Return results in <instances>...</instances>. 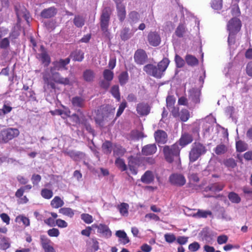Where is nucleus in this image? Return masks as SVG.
I'll return each mask as SVG.
<instances>
[{
	"instance_id": "1",
	"label": "nucleus",
	"mask_w": 252,
	"mask_h": 252,
	"mask_svg": "<svg viewBox=\"0 0 252 252\" xmlns=\"http://www.w3.org/2000/svg\"><path fill=\"white\" fill-rule=\"evenodd\" d=\"M170 61L168 59L164 58L159 62L157 65L153 64H148L143 67V70L149 75L157 78H161L163 73L167 69Z\"/></svg>"
},
{
	"instance_id": "2",
	"label": "nucleus",
	"mask_w": 252,
	"mask_h": 252,
	"mask_svg": "<svg viewBox=\"0 0 252 252\" xmlns=\"http://www.w3.org/2000/svg\"><path fill=\"white\" fill-rule=\"evenodd\" d=\"M180 150L181 149L177 143L171 146H164L163 147V152L166 161L168 163H172L174 161L177 163L180 162Z\"/></svg>"
},
{
	"instance_id": "3",
	"label": "nucleus",
	"mask_w": 252,
	"mask_h": 252,
	"mask_svg": "<svg viewBox=\"0 0 252 252\" xmlns=\"http://www.w3.org/2000/svg\"><path fill=\"white\" fill-rule=\"evenodd\" d=\"M227 30L229 32L228 44L229 46L233 45L235 41V35L241 29V22L237 18H232L228 23Z\"/></svg>"
},
{
	"instance_id": "4",
	"label": "nucleus",
	"mask_w": 252,
	"mask_h": 252,
	"mask_svg": "<svg viewBox=\"0 0 252 252\" xmlns=\"http://www.w3.org/2000/svg\"><path fill=\"white\" fill-rule=\"evenodd\" d=\"M207 151L206 147L199 142H194L189 152V162L196 161L201 156L205 155Z\"/></svg>"
},
{
	"instance_id": "5",
	"label": "nucleus",
	"mask_w": 252,
	"mask_h": 252,
	"mask_svg": "<svg viewBox=\"0 0 252 252\" xmlns=\"http://www.w3.org/2000/svg\"><path fill=\"white\" fill-rule=\"evenodd\" d=\"M111 10L109 8H104L100 16V28L103 34L108 38H109L110 33L108 31L109 21L110 19Z\"/></svg>"
},
{
	"instance_id": "6",
	"label": "nucleus",
	"mask_w": 252,
	"mask_h": 252,
	"mask_svg": "<svg viewBox=\"0 0 252 252\" xmlns=\"http://www.w3.org/2000/svg\"><path fill=\"white\" fill-rule=\"evenodd\" d=\"M114 113L115 108H105L102 114V116L97 115L95 118V121L97 125L102 127L104 126L103 122L112 119L114 117Z\"/></svg>"
},
{
	"instance_id": "7",
	"label": "nucleus",
	"mask_w": 252,
	"mask_h": 252,
	"mask_svg": "<svg viewBox=\"0 0 252 252\" xmlns=\"http://www.w3.org/2000/svg\"><path fill=\"white\" fill-rule=\"evenodd\" d=\"M169 181L172 185L178 187H182L186 183L184 176L179 173L172 174L169 177Z\"/></svg>"
},
{
	"instance_id": "8",
	"label": "nucleus",
	"mask_w": 252,
	"mask_h": 252,
	"mask_svg": "<svg viewBox=\"0 0 252 252\" xmlns=\"http://www.w3.org/2000/svg\"><path fill=\"white\" fill-rule=\"evenodd\" d=\"M56 70L53 69V68H51L50 69V76H48L50 78H51L55 82L59 84L63 85H69L70 84V80L68 78H63L61 77L60 74L59 72H56Z\"/></svg>"
},
{
	"instance_id": "9",
	"label": "nucleus",
	"mask_w": 252,
	"mask_h": 252,
	"mask_svg": "<svg viewBox=\"0 0 252 252\" xmlns=\"http://www.w3.org/2000/svg\"><path fill=\"white\" fill-rule=\"evenodd\" d=\"M148 41L152 46L156 47L161 42V37L159 33L157 32H151L148 35Z\"/></svg>"
},
{
	"instance_id": "10",
	"label": "nucleus",
	"mask_w": 252,
	"mask_h": 252,
	"mask_svg": "<svg viewBox=\"0 0 252 252\" xmlns=\"http://www.w3.org/2000/svg\"><path fill=\"white\" fill-rule=\"evenodd\" d=\"M93 226L97 229V232L103 237L108 238L111 237L112 232L107 225L104 224H93Z\"/></svg>"
},
{
	"instance_id": "11",
	"label": "nucleus",
	"mask_w": 252,
	"mask_h": 252,
	"mask_svg": "<svg viewBox=\"0 0 252 252\" xmlns=\"http://www.w3.org/2000/svg\"><path fill=\"white\" fill-rule=\"evenodd\" d=\"M135 62L139 64H143L147 60V55L146 52L143 50H137L134 54Z\"/></svg>"
},
{
	"instance_id": "12",
	"label": "nucleus",
	"mask_w": 252,
	"mask_h": 252,
	"mask_svg": "<svg viewBox=\"0 0 252 252\" xmlns=\"http://www.w3.org/2000/svg\"><path fill=\"white\" fill-rule=\"evenodd\" d=\"M185 214L189 216H192L193 218L200 219V218H207L208 217L213 218L212 212L209 210H203L198 209L197 212L195 213L185 212Z\"/></svg>"
},
{
	"instance_id": "13",
	"label": "nucleus",
	"mask_w": 252,
	"mask_h": 252,
	"mask_svg": "<svg viewBox=\"0 0 252 252\" xmlns=\"http://www.w3.org/2000/svg\"><path fill=\"white\" fill-rule=\"evenodd\" d=\"M69 62L70 59L69 58L56 61L53 63V67L52 68L56 70H66L67 69L66 66Z\"/></svg>"
},
{
	"instance_id": "14",
	"label": "nucleus",
	"mask_w": 252,
	"mask_h": 252,
	"mask_svg": "<svg viewBox=\"0 0 252 252\" xmlns=\"http://www.w3.org/2000/svg\"><path fill=\"white\" fill-rule=\"evenodd\" d=\"M117 16L121 22H123L126 17V7L124 3L116 4Z\"/></svg>"
},
{
	"instance_id": "15",
	"label": "nucleus",
	"mask_w": 252,
	"mask_h": 252,
	"mask_svg": "<svg viewBox=\"0 0 252 252\" xmlns=\"http://www.w3.org/2000/svg\"><path fill=\"white\" fill-rule=\"evenodd\" d=\"M19 133V130L16 128H8L3 130V134L6 137V141L7 142L17 137Z\"/></svg>"
},
{
	"instance_id": "16",
	"label": "nucleus",
	"mask_w": 252,
	"mask_h": 252,
	"mask_svg": "<svg viewBox=\"0 0 252 252\" xmlns=\"http://www.w3.org/2000/svg\"><path fill=\"white\" fill-rule=\"evenodd\" d=\"M156 141L158 144H163L167 140V133L162 130H158L154 134Z\"/></svg>"
},
{
	"instance_id": "17",
	"label": "nucleus",
	"mask_w": 252,
	"mask_h": 252,
	"mask_svg": "<svg viewBox=\"0 0 252 252\" xmlns=\"http://www.w3.org/2000/svg\"><path fill=\"white\" fill-rule=\"evenodd\" d=\"M57 9L55 7H50L43 9L40 14L41 16L45 19L50 18L55 16L57 13Z\"/></svg>"
},
{
	"instance_id": "18",
	"label": "nucleus",
	"mask_w": 252,
	"mask_h": 252,
	"mask_svg": "<svg viewBox=\"0 0 252 252\" xmlns=\"http://www.w3.org/2000/svg\"><path fill=\"white\" fill-rule=\"evenodd\" d=\"M200 91L196 88H192L189 91V98L193 103H198L200 102Z\"/></svg>"
},
{
	"instance_id": "19",
	"label": "nucleus",
	"mask_w": 252,
	"mask_h": 252,
	"mask_svg": "<svg viewBox=\"0 0 252 252\" xmlns=\"http://www.w3.org/2000/svg\"><path fill=\"white\" fill-rule=\"evenodd\" d=\"M136 111L140 116H146L149 114L150 108L147 104L141 103L137 104Z\"/></svg>"
},
{
	"instance_id": "20",
	"label": "nucleus",
	"mask_w": 252,
	"mask_h": 252,
	"mask_svg": "<svg viewBox=\"0 0 252 252\" xmlns=\"http://www.w3.org/2000/svg\"><path fill=\"white\" fill-rule=\"evenodd\" d=\"M140 18V14L136 11H131L128 14V21L131 26L137 23L139 21Z\"/></svg>"
},
{
	"instance_id": "21",
	"label": "nucleus",
	"mask_w": 252,
	"mask_h": 252,
	"mask_svg": "<svg viewBox=\"0 0 252 252\" xmlns=\"http://www.w3.org/2000/svg\"><path fill=\"white\" fill-rule=\"evenodd\" d=\"M192 141V135L185 132L182 134L179 140V144L183 147L191 143Z\"/></svg>"
},
{
	"instance_id": "22",
	"label": "nucleus",
	"mask_w": 252,
	"mask_h": 252,
	"mask_svg": "<svg viewBox=\"0 0 252 252\" xmlns=\"http://www.w3.org/2000/svg\"><path fill=\"white\" fill-rule=\"evenodd\" d=\"M155 179L154 173L150 170L146 171L141 178V181L146 184L152 183Z\"/></svg>"
},
{
	"instance_id": "23",
	"label": "nucleus",
	"mask_w": 252,
	"mask_h": 252,
	"mask_svg": "<svg viewBox=\"0 0 252 252\" xmlns=\"http://www.w3.org/2000/svg\"><path fill=\"white\" fill-rule=\"evenodd\" d=\"M157 150V148L156 144H148L143 147L142 153L143 155H151L155 154Z\"/></svg>"
},
{
	"instance_id": "24",
	"label": "nucleus",
	"mask_w": 252,
	"mask_h": 252,
	"mask_svg": "<svg viewBox=\"0 0 252 252\" xmlns=\"http://www.w3.org/2000/svg\"><path fill=\"white\" fill-rule=\"evenodd\" d=\"M85 99L80 96H75L71 99V103L73 106L76 108H83L85 105Z\"/></svg>"
},
{
	"instance_id": "25",
	"label": "nucleus",
	"mask_w": 252,
	"mask_h": 252,
	"mask_svg": "<svg viewBox=\"0 0 252 252\" xmlns=\"http://www.w3.org/2000/svg\"><path fill=\"white\" fill-rule=\"evenodd\" d=\"M187 31V29L183 23H180L177 27L174 35L179 38H182L184 37Z\"/></svg>"
},
{
	"instance_id": "26",
	"label": "nucleus",
	"mask_w": 252,
	"mask_h": 252,
	"mask_svg": "<svg viewBox=\"0 0 252 252\" xmlns=\"http://www.w3.org/2000/svg\"><path fill=\"white\" fill-rule=\"evenodd\" d=\"M95 73L93 70L90 69H86L83 72V79L86 82H93L95 78Z\"/></svg>"
},
{
	"instance_id": "27",
	"label": "nucleus",
	"mask_w": 252,
	"mask_h": 252,
	"mask_svg": "<svg viewBox=\"0 0 252 252\" xmlns=\"http://www.w3.org/2000/svg\"><path fill=\"white\" fill-rule=\"evenodd\" d=\"M116 235L119 237V241L124 245L126 244L129 242V240L126 233L123 230L117 231Z\"/></svg>"
},
{
	"instance_id": "28",
	"label": "nucleus",
	"mask_w": 252,
	"mask_h": 252,
	"mask_svg": "<svg viewBox=\"0 0 252 252\" xmlns=\"http://www.w3.org/2000/svg\"><path fill=\"white\" fill-rule=\"evenodd\" d=\"M64 205L63 201L58 196H55L51 201V206L54 208H59Z\"/></svg>"
},
{
	"instance_id": "29",
	"label": "nucleus",
	"mask_w": 252,
	"mask_h": 252,
	"mask_svg": "<svg viewBox=\"0 0 252 252\" xmlns=\"http://www.w3.org/2000/svg\"><path fill=\"white\" fill-rule=\"evenodd\" d=\"M113 150L114 155L119 158L122 157L126 152V149L119 145H115Z\"/></svg>"
},
{
	"instance_id": "30",
	"label": "nucleus",
	"mask_w": 252,
	"mask_h": 252,
	"mask_svg": "<svg viewBox=\"0 0 252 252\" xmlns=\"http://www.w3.org/2000/svg\"><path fill=\"white\" fill-rule=\"evenodd\" d=\"M224 187V185L223 184L220 183H214L209 185L207 187V189L212 191L219 192L222 190Z\"/></svg>"
},
{
	"instance_id": "31",
	"label": "nucleus",
	"mask_w": 252,
	"mask_h": 252,
	"mask_svg": "<svg viewBox=\"0 0 252 252\" xmlns=\"http://www.w3.org/2000/svg\"><path fill=\"white\" fill-rule=\"evenodd\" d=\"M120 213L122 216H127L128 214V210L129 209V205L126 203H122L117 206Z\"/></svg>"
},
{
	"instance_id": "32",
	"label": "nucleus",
	"mask_w": 252,
	"mask_h": 252,
	"mask_svg": "<svg viewBox=\"0 0 252 252\" xmlns=\"http://www.w3.org/2000/svg\"><path fill=\"white\" fill-rule=\"evenodd\" d=\"M131 35L129 28L125 27L121 32V38L124 41H126L130 38Z\"/></svg>"
},
{
	"instance_id": "33",
	"label": "nucleus",
	"mask_w": 252,
	"mask_h": 252,
	"mask_svg": "<svg viewBox=\"0 0 252 252\" xmlns=\"http://www.w3.org/2000/svg\"><path fill=\"white\" fill-rule=\"evenodd\" d=\"M228 198L232 203L235 204L239 203L241 200V199L239 195L233 191L230 192L228 193Z\"/></svg>"
},
{
	"instance_id": "34",
	"label": "nucleus",
	"mask_w": 252,
	"mask_h": 252,
	"mask_svg": "<svg viewBox=\"0 0 252 252\" xmlns=\"http://www.w3.org/2000/svg\"><path fill=\"white\" fill-rule=\"evenodd\" d=\"M84 52L79 50L73 52L71 54V56L74 61L81 62L84 59Z\"/></svg>"
},
{
	"instance_id": "35",
	"label": "nucleus",
	"mask_w": 252,
	"mask_h": 252,
	"mask_svg": "<svg viewBox=\"0 0 252 252\" xmlns=\"http://www.w3.org/2000/svg\"><path fill=\"white\" fill-rule=\"evenodd\" d=\"M38 56L44 65L48 66L50 63V58L48 54L45 51H43Z\"/></svg>"
},
{
	"instance_id": "36",
	"label": "nucleus",
	"mask_w": 252,
	"mask_h": 252,
	"mask_svg": "<svg viewBox=\"0 0 252 252\" xmlns=\"http://www.w3.org/2000/svg\"><path fill=\"white\" fill-rule=\"evenodd\" d=\"M119 81L121 86L125 85L128 80V74L126 71H123L119 76Z\"/></svg>"
},
{
	"instance_id": "37",
	"label": "nucleus",
	"mask_w": 252,
	"mask_h": 252,
	"mask_svg": "<svg viewBox=\"0 0 252 252\" xmlns=\"http://www.w3.org/2000/svg\"><path fill=\"white\" fill-rule=\"evenodd\" d=\"M15 221L19 223L22 222L26 227L29 226L30 225L29 219L24 215L18 216L15 219Z\"/></svg>"
},
{
	"instance_id": "38",
	"label": "nucleus",
	"mask_w": 252,
	"mask_h": 252,
	"mask_svg": "<svg viewBox=\"0 0 252 252\" xmlns=\"http://www.w3.org/2000/svg\"><path fill=\"white\" fill-rule=\"evenodd\" d=\"M59 213L69 218H72L74 215V211L70 208H62L59 210Z\"/></svg>"
},
{
	"instance_id": "39",
	"label": "nucleus",
	"mask_w": 252,
	"mask_h": 252,
	"mask_svg": "<svg viewBox=\"0 0 252 252\" xmlns=\"http://www.w3.org/2000/svg\"><path fill=\"white\" fill-rule=\"evenodd\" d=\"M134 160L135 159L132 158L129 159L128 167L131 173L133 175H136L138 172L137 166L136 164H134Z\"/></svg>"
},
{
	"instance_id": "40",
	"label": "nucleus",
	"mask_w": 252,
	"mask_h": 252,
	"mask_svg": "<svg viewBox=\"0 0 252 252\" xmlns=\"http://www.w3.org/2000/svg\"><path fill=\"white\" fill-rule=\"evenodd\" d=\"M74 24L78 28L82 27L85 24L84 18L81 16H75L73 21Z\"/></svg>"
},
{
	"instance_id": "41",
	"label": "nucleus",
	"mask_w": 252,
	"mask_h": 252,
	"mask_svg": "<svg viewBox=\"0 0 252 252\" xmlns=\"http://www.w3.org/2000/svg\"><path fill=\"white\" fill-rule=\"evenodd\" d=\"M102 148L105 154H110L112 150V144L111 142L106 141L102 144Z\"/></svg>"
},
{
	"instance_id": "42",
	"label": "nucleus",
	"mask_w": 252,
	"mask_h": 252,
	"mask_svg": "<svg viewBox=\"0 0 252 252\" xmlns=\"http://www.w3.org/2000/svg\"><path fill=\"white\" fill-rule=\"evenodd\" d=\"M186 61L188 64L193 66L198 64V60L194 56L190 55H187L186 57Z\"/></svg>"
},
{
	"instance_id": "43",
	"label": "nucleus",
	"mask_w": 252,
	"mask_h": 252,
	"mask_svg": "<svg viewBox=\"0 0 252 252\" xmlns=\"http://www.w3.org/2000/svg\"><path fill=\"white\" fill-rule=\"evenodd\" d=\"M115 164L122 171H125L127 170L126 165L125 164V161L123 159L120 158H117L115 160Z\"/></svg>"
},
{
	"instance_id": "44",
	"label": "nucleus",
	"mask_w": 252,
	"mask_h": 252,
	"mask_svg": "<svg viewBox=\"0 0 252 252\" xmlns=\"http://www.w3.org/2000/svg\"><path fill=\"white\" fill-rule=\"evenodd\" d=\"M66 154L74 160H77L78 158H81L84 155L83 153L75 151H69L66 152Z\"/></svg>"
},
{
	"instance_id": "45",
	"label": "nucleus",
	"mask_w": 252,
	"mask_h": 252,
	"mask_svg": "<svg viewBox=\"0 0 252 252\" xmlns=\"http://www.w3.org/2000/svg\"><path fill=\"white\" fill-rule=\"evenodd\" d=\"M41 195L45 199H49L52 197L53 192L51 189H43L41 191Z\"/></svg>"
},
{
	"instance_id": "46",
	"label": "nucleus",
	"mask_w": 252,
	"mask_h": 252,
	"mask_svg": "<svg viewBox=\"0 0 252 252\" xmlns=\"http://www.w3.org/2000/svg\"><path fill=\"white\" fill-rule=\"evenodd\" d=\"M103 77L104 80L111 82L114 78V73L112 71L106 69L103 72Z\"/></svg>"
},
{
	"instance_id": "47",
	"label": "nucleus",
	"mask_w": 252,
	"mask_h": 252,
	"mask_svg": "<svg viewBox=\"0 0 252 252\" xmlns=\"http://www.w3.org/2000/svg\"><path fill=\"white\" fill-rule=\"evenodd\" d=\"M236 148L237 151L239 152H242L247 150V144L242 141H239L236 143Z\"/></svg>"
},
{
	"instance_id": "48",
	"label": "nucleus",
	"mask_w": 252,
	"mask_h": 252,
	"mask_svg": "<svg viewBox=\"0 0 252 252\" xmlns=\"http://www.w3.org/2000/svg\"><path fill=\"white\" fill-rule=\"evenodd\" d=\"M179 117L182 121L186 122L189 118V112L187 109H183L180 112Z\"/></svg>"
},
{
	"instance_id": "49",
	"label": "nucleus",
	"mask_w": 252,
	"mask_h": 252,
	"mask_svg": "<svg viewBox=\"0 0 252 252\" xmlns=\"http://www.w3.org/2000/svg\"><path fill=\"white\" fill-rule=\"evenodd\" d=\"M111 93L112 95L116 98L118 101L120 100V94L119 86L118 85H114L112 87L111 89Z\"/></svg>"
},
{
	"instance_id": "50",
	"label": "nucleus",
	"mask_w": 252,
	"mask_h": 252,
	"mask_svg": "<svg viewBox=\"0 0 252 252\" xmlns=\"http://www.w3.org/2000/svg\"><path fill=\"white\" fill-rule=\"evenodd\" d=\"M226 151V147L224 144H220L216 147L215 152L217 155H220L224 154Z\"/></svg>"
},
{
	"instance_id": "51",
	"label": "nucleus",
	"mask_w": 252,
	"mask_h": 252,
	"mask_svg": "<svg viewBox=\"0 0 252 252\" xmlns=\"http://www.w3.org/2000/svg\"><path fill=\"white\" fill-rule=\"evenodd\" d=\"M231 12L233 16L237 17L240 15V10L237 3L234 4L231 6Z\"/></svg>"
},
{
	"instance_id": "52",
	"label": "nucleus",
	"mask_w": 252,
	"mask_h": 252,
	"mask_svg": "<svg viewBox=\"0 0 252 252\" xmlns=\"http://www.w3.org/2000/svg\"><path fill=\"white\" fill-rule=\"evenodd\" d=\"M164 237L165 241L170 244L173 243L176 240L175 235L173 233H166Z\"/></svg>"
},
{
	"instance_id": "53",
	"label": "nucleus",
	"mask_w": 252,
	"mask_h": 252,
	"mask_svg": "<svg viewBox=\"0 0 252 252\" xmlns=\"http://www.w3.org/2000/svg\"><path fill=\"white\" fill-rule=\"evenodd\" d=\"M81 218L85 223L88 224H90L93 221L92 216L88 214H81Z\"/></svg>"
},
{
	"instance_id": "54",
	"label": "nucleus",
	"mask_w": 252,
	"mask_h": 252,
	"mask_svg": "<svg viewBox=\"0 0 252 252\" xmlns=\"http://www.w3.org/2000/svg\"><path fill=\"white\" fill-rule=\"evenodd\" d=\"M212 7L216 10H220L222 7L221 0H213L212 2Z\"/></svg>"
},
{
	"instance_id": "55",
	"label": "nucleus",
	"mask_w": 252,
	"mask_h": 252,
	"mask_svg": "<svg viewBox=\"0 0 252 252\" xmlns=\"http://www.w3.org/2000/svg\"><path fill=\"white\" fill-rule=\"evenodd\" d=\"M10 42L8 38L1 39L0 42V48L5 49L9 46Z\"/></svg>"
},
{
	"instance_id": "56",
	"label": "nucleus",
	"mask_w": 252,
	"mask_h": 252,
	"mask_svg": "<svg viewBox=\"0 0 252 252\" xmlns=\"http://www.w3.org/2000/svg\"><path fill=\"white\" fill-rule=\"evenodd\" d=\"M175 99L173 96L169 95L166 98V106L170 109V108L173 107Z\"/></svg>"
},
{
	"instance_id": "57",
	"label": "nucleus",
	"mask_w": 252,
	"mask_h": 252,
	"mask_svg": "<svg viewBox=\"0 0 252 252\" xmlns=\"http://www.w3.org/2000/svg\"><path fill=\"white\" fill-rule=\"evenodd\" d=\"M175 61L176 62V65L178 67H182L185 64L184 60L178 55H176L175 57Z\"/></svg>"
},
{
	"instance_id": "58",
	"label": "nucleus",
	"mask_w": 252,
	"mask_h": 252,
	"mask_svg": "<svg viewBox=\"0 0 252 252\" xmlns=\"http://www.w3.org/2000/svg\"><path fill=\"white\" fill-rule=\"evenodd\" d=\"M200 247L199 244L194 242L189 245V250L191 252H196L199 249Z\"/></svg>"
},
{
	"instance_id": "59",
	"label": "nucleus",
	"mask_w": 252,
	"mask_h": 252,
	"mask_svg": "<svg viewBox=\"0 0 252 252\" xmlns=\"http://www.w3.org/2000/svg\"><path fill=\"white\" fill-rule=\"evenodd\" d=\"M224 164L228 167L234 168L237 164L235 160L233 158H229L226 160L224 162Z\"/></svg>"
},
{
	"instance_id": "60",
	"label": "nucleus",
	"mask_w": 252,
	"mask_h": 252,
	"mask_svg": "<svg viewBox=\"0 0 252 252\" xmlns=\"http://www.w3.org/2000/svg\"><path fill=\"white\" fill-rule=\"evenodd\" d=\"M111 82L106 80H101L99 82L100 87L103 89L107 90L110 86Z\"/></svg>"
},
{
	"instance_id": "61",
	"label": "nucleus",
	"mask_w": 252,
	"mask_h": 252,
	"mask_svg": "<svg viewBox=\"0 0 252 252\" xmlns=\"http://www.w3.org/2000/svg\"><path fill=\"white\" fill-rule=\"evenodd\" d=\"M228 240V237L225 235H220L218 237L217 242L219 245L226 243Z\"/></svg>"
},
{
	"instance_id": "62",
	"label": "nucleus",
	"mask_w": 252,
	"mask_h": 252,
	"mask_svg": "<svg viewBox=\"0 0 252 252\" xmlns=\"http://www.w3.org/2000/svg\"><path fill=\"white\" fill-rule=\"evenodd\" d=\"M126 102H123L122 103H121L116 114V118H118L121 116V115L124 112V110H125V108L126 107Z\"/></svg>"
},
{
	"instance_id": "63",
	"label": "nucleus",
	"mask_w": 252,
	"mask_h": 252,
	"mask_svg": "<svg viewBox=\"0 0 252 252\" xmlns=\"http://www.w3.org/2000/svg\"><path fill=\"white\" fill-rule=\"evenodd\" d=\"M47 233L51 237H58L60 234V232L58 229L53 228L48 230Z\"/></svg>"
},
{
	"instance_id": "64",
	"label": "nucleus",
	"mask_w": 252,
	"mask_h": 252,
	"mask_svg": "<svg viewBox=\"0 0 252 252\" xmlns=\"http://www.w3.org/2000/svg\"><path fill=\"white\" fill-rule=\"evenodd\" d=\"M188 237L186 236H179L176 239V241L178 244L183 245H185L188 241Z\"/></svg>"
}]
</instances>
